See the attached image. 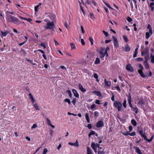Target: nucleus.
Wrapping results in <instances>:
<instances>
[{
  "instance_id": "f257e3e1",
  "label": "nucleus",
  "mask_w": 154,
  "mask_h": 154,
  "mask_svg": "<svg viewBox=\"0 0 154 154\" xmlns=\"http://www.w3.org/2000/svg\"><path fill=\"white\" fill-rule=\"evenodd\" d=\"M9 12H6L7 19L8 21L10 22H12L14 23L19 25L23 23V22H21L17 18L12 16L9 14Z\"/></svg>"
},
{
  "instance_id": "f03ea898",
  "label": "nucleus",
  "mask_w": 154,
  "mask_h": 154,
  "mask_svg": "<svg viewBox=\"0 0 154 154\" xmlns=\"http://www.w3.org/2000/svg\"><path fill=\"white\" fill-rule=\"evenodd\" d=\"M109 50V48L108 47H107L106 49L103 47L100 48V51L99 52L100 55V58L103 59V60L105 56H106V57H108L109 54L108 53V51Z\"/></svg>"
},
{
  "instance_id": "7ed1b4c3",
  "label": "nucleus",
  "mask_w": 154,
  "mask_h": 154,
  "mask_svg": "<svg viewBox=\"0 0 154 154\" xmlns=\"http://www.w3.org/2000/svg\"><path fill=\"white\" fill-rule=\"evenodd\" d=\"M138 72L140 75V76L143 78H145L146 77H148L152 75V72L150 71H149V74H146V75H145L141 69H139Z\"/></svg>"
},
{
  "instance_id": "20e7f679",
  "label": "nucleus",
  "mask_w": 154,
  "mask_h": 154,
  "mask_svg": "<svg viewBox=\"0 0 154 154\" xmlns=\"http://www.w3.org/2000/svg\"><path fill=\"white\" fill-rule=\"evenodd\" d=\"M114 107L118 109V111H119L122 108V104L119 101H115L113 103Z\"/></svg>"
},
{
  "instance_id": "39448f33",
  "label": "nucleus",
  "mask_w": 154,
  "mask_h": 154,
  "mask_svg": "<svg viewBox=\"0 0 154 154\" xmlns=\"http://www.w3.org/2000/svg\"><path fill=\"white\" fill-rule=\"evenodd\" d=\"M54 26V24L53 22H48L47 23L46 29H51L53 28Z\"/></svg>"
},
{
  "instance_id": "423d86ee",
  "label": "nucleus",
  "mask_w": 154,
  "mask_h": 154,
  "mask_svg": "<svg viewBox=\"0 0 154 154\" xmlns=\"http://www.w3.org/2000/svg\"><path fill=\"white\" fill-rule=\"evenodd\" d=\"M112 38L113 40V43L115 47L118 48L119 47L118 41L117 39L114 36H112Z\"/></svg>"
},
{
  "instance_id": "0eeeda50",
  "label": "nucleus",
  "mask_w": 154,
  "mask_h": 154,
  "mask_svg": "<svg viewBox=\"0 0 154 154\" xmlns=\"http://www.w3.org/2000/svg\"><path fill=\"white\" fill-rule=\"evenodd\" d=\"M126 69L129 72H133L134 71V69L130 64H128L126 65Z\"/></svg>"
},
{
  "instance_id": "6e6552de",
  "label": "nucleus",
  "mask_w": 154,
  "mask_h": 154,
  "mask_svg": "<svg viewBox=\"0 0 154 154\" xmlns=\"http://www.w3.org/2000/svg\"><path fill=\"white\" fill-rule=\"evenodd\" d=\"M103 122L101 120H100L97 122L96 126L97 128H99L103 126Z\"/></svg>"
},
{
  "instance_id": "1a4fd4ad",
  "label": "nucleus",
  "mask_w": 154,
  "mask_h": 154,
  "mask_svg": "<svg viewBox=\"0 0 154 154\" xmlns=\"http://www.w3.org/2000/svg\"><path fill=\"white\" fill-rule=\"evenodd\" d=\"M98 154H104L105 152L104 151V149H103L101 147L98 146Z\"/></svg>"
},
{
  "instance_id": "9d476101",
  "label": "nucleus",
  "mask_w": 154,
  "mask_h": 154,
  "mask_svg": "<svg viewBox=\"0 0 154 154\" xmlns=\"http://www.w3.org/2000/svg\"><path fill=\"white\" fill-rule=\"evenodd\" d=\"M142 137H143V138L145 140H146L147 141L149 142H151L152 140L153 137H154V136H153V135L152 136L151 138L150 139H147L146 136L145 135H143V136Z\"/></svg>"
},
{
  "instance_id": "9b49d317",
  "label": "nucleus",
  "mask_w": 154,
  "mask_h": 154,
  "mask_svg": "<svg viewBox=\"0 0 154 154\" xmlns=\"http://www.w3.org/2000/svg\"><path fill=\"white\" fill-rule=\"evenodd\" d=\"M29 99L31 100L32 103H34L35 102V100L33 96L32 95L31 93H29Z\"/></svg>"
},
{
  "instance_id": "f8f14e48",
  "label": "nucleus",
  "mask_w": 154,
  "mask_h": 154,
  "mask_svg": "<svg viewBox=\"0 0 154 154\" xmlns=\"http://www.w3.org/2000/svg\"><path fill=\"white\" fill-rule=\"evenodd\" d=\"M91 147L94 150V152L96 153L97 152V147L95 145V143L93 142L91 144Z\"/></svg>"
},
{
  "instance_id": "ddd939ff",
  "label": "nucleus",
  "mask_w": 154,
  "mask_h": 154,
  "mask_svg": "<svg viewBox=\"0 0 154 154\" xmlns=\"http://www.w3.org/2000/svg\"><path fill=\"white\" fill-rule=\"evenodd\" d=\"M69 144L71 146H79V145L78 142L77 140L76 141V142L75 143H72L71 142H69Z\"/></svg>"
},
{
  "instance_id": "4468645a",
  "label": "nucleus",
  "mask_w": 154,
  "mask_h": 154,
  "mask_svg": "<svg viewBox=\"0 0 154 154\" xmlns=\"http://www.w3.org/2000/svg\"><path fill=\"white\" fill-rule=\"evenodd\" d=\"M79 89L82 92H84L86 91V90L83 88L82 86L81 85V84H79Z\"/></svg>"
},
{
  "instance_id": "2eb2a0df",
  "label": "nucleus",
  "mask_w": 154,
  "mask_h": 154,
  "mask_svg": "<svg viewBox=\"0 0 154 154\" xmlns=\"http://www.w3.org/2000/svg\"><path fill=\"white\" fill-rule=\"evenodd\" d=\"M72 91L75 96L76 97H79V95L75 90V89H73L72 90Z\"/></svg>"
},
{
  "instance_id": "dca6fc26",
  "label": "nucleus",
  "mask_w": 154,
  "mask_h": 154,
  "mask_svg": "<svg viewBox=\"0 0 154 154\" xmlns=\"http://www.w3.org/2000/svg\"><path fill=\"white\" fill-rule=\"evenodd\" d=\"M123 50L125 51H130V48L129 47V46L127 45L125 46V47L123 48Z\"/></svg>"
},
{
  "instance_id": "f3484780",
  "label": "nucleus",
  "mask_w": 154,
  "mask_h": 154,
  "mask_svg": "<svg viewBox=\"0 0 154 154\" xmlns=\"http://www.w3.org/2000/svg\"><path fill=\"white\" fill-rule=\"evenodd\" d=\"M135 149L136 152L138 154H143L140 149L137 147H134Z\"/></svg>"
},
{
  "instance_id": "a211bd4d",
  "label": "nucleus",
  "mask_w": 154,
  "mask_h": 154,
  "mask_svg": "<svg viewBox=\"0 0 154 154\" xmlns=\"http://www.w3.org/2000/svg\"><path fill=\"white\" fill-rule=\"evenodd\" d=\"M105 83L107 87H109L111 85V83L110 81H107L106 79H104Z\"/></svg>"
},
{
  "instance_id": "6ab92c4d",
  "label": "nucleus",
  "mask_w": 154,
  "mask_h": 154,
  "mask_svg": "<svg viewBox=\"0 0 154 154\" xmlns=\"http://www.w3.org/2000/svg\"><path fill=\"white\" fill-rule=\"evenodd\" d=\"M147 28L149 29V32L150 34V35H151L153 33V32L152 30V28L149 24L148 25Z\"/></svg>"
},
{
  "instance_id": "aec40b11",
  "label": "nucleus",
  "mask_w": 154,
  "mask_h": 154,
  "mask_svg": "<svg viewBox=\"0 0 154 154\" xmlns=\"http://www.w3.org/2000/svg\"><path fill=\"white\" fill-rule=\"evenodd\" d=\"M87 154H92V150L89 147H87Z\"/></svg>"
},
{
  "instance_id": "412c9836",
  "label": "nucleus",
  "mask_w": 154,
  "mask_h": 154,
  "mask_svg": "<svg viewBox=\"0 0 154 154\" xmlns=\"http://www.w3.org/2000/svg\"><path fill=\"white\" fill-rule=\"evenodd\" d=\"M136 1L135 0H132L130 2V5L131 6V8H133V4L136 5Z\"/></svg>"
},
{
  "instance_id": "4be33fe9",
  "label": "nucleus",
  "mask_w": 154,
  "mask_h": 154,
  "mask_svg": "<svg viewBox=\"0 0 154 154\" xmlns=\"http://www.w3.org/2000/svg\"><path fill=\"white\" fill-rule=\"evenodd\" d=\"M144 63L146 68L147 69H149V67L148 63H147V61H145Z\"/></svg>"
},
{
  "instance_id": "5701e85b",
  "label": "nucleus",
  "mask_w": 154,
  "mask_h": 154,
  "mask_svg": "<svg viewBox=\"0 0 154 154\" xmlns=\"http://www.w3.org/2000/svg\"><path fill=\"white\" fill-rule=\"evenodd\" d=\"M100 61L99 58L98 57H97L94 63L95 64H98L100 63Z\"/></svg>"
},
{
  "instance_id": "b1692460",
  "label": "nucleus",
  "mask_w": 154,
  "mask_h": 154,
  "mask_svg": "<svg viewBox=\"0 0 154 154\" xmlns=\"http://www.w3.org/2000/svg\"><path fill=\"white\" fill-rule=\"evenodd\" d=\"M132 109L136 114L138 112V109L137 107H133L132 108Z\"/></svg>"
},
{
  "instance_id": "393cba45",
  "label": "nucleus",
  "mask_w": 154,
  "mask_h": 154,
  "mask_svg": "<svg viewBox=\"0 0 154 154\" xmlns=\"http://www.w3.org/2000/svg\"><path fill=\"white\" fill-rule=\"evenodd\" d=\"M1 32L2 33V34L1 35V36L2 37L5 36H6V35L8 33V32L7 31H6L5 32H3L1 31Z\"/></svg>"
},
{
  "instance_id": "a878e982",
  "label": "nucleus",
  "mask_w": 154,
  "mask_h": 154,
  "mask_svg": "<svg viewBox=\"0 0 154 154\" xmlns=\"http://www.w3.org/2000/svg\"><path fill=\"white\" fill-rule=\"evenodd\" d=\"M93 93L97 95V96H100L101 95V94L100 93L97 91H93Z\"/></svg>"
},
{
  "instance_id": "bb28decb",
  "label": "nucleus",
  "mask_w": 154,
  "mask_h": 154,
  "mask_svg": "<svg viewBox=\"0 0 154 154\" xmlns=\"http://www.w3.org/2000/svg\"><path fill=\"white\" fill-rule=\"evenodd\" d=\"M85 117L88 123L90 122V119L88 113H86L85 114Z\"/></svg>"
},
{
  "instance_id": "cd10ccee",
  "label": "nucleus",
  "mask_w": 154,
  "mask_h": 154,
  "mask_svg": "<svg viewBox=\"0 0 154 154\" xmlns=\"http://www.w3.org/2000/svg\"><path fill=\"white\" fill-rule=\"evenodd\" d=\"M33 106L37 110H39V106L37 103H35L33 105Z\"/></svg>"
},
{
  "instance_id": "c85d7f7f",
  "label": "nucleus",
  "mask_w": 154,
  "mask_h": 154,
  "mask_svg": "<svg viewBox=\"0 0 154 154\" xmlns=\"http://www.w3.org/2000/svg\"><path fill=\"white\" fill-rule=\"evenodd\" d=\"M131 123L132 124L134 125V126H136L137 125V122L134 119H132L131 121Z\"/></svg>"
},
{
  "instance_id": "c756f323",
  "label": "nucleus",
  "mask_w": 154,
  "mask_h": 154,
  "mask_svg": "<svg viewBox=\"0 0 154 154\" xmlns=\"http://www.w3.org/2000/svg\"><path fill=\"white\" fill-rule=\"evenodd\" d=\"M150 35H151L150 34L149 32H146V39H148Z\"/></svg>"
},
{
  "instance_id": "7c9ffc66",
  "label": "nucleus",
  "mask_w": 154,
  "mask_h": 154,
  "mask_svg": "<svg viewBox=\"0 0 154 154\" xmlns=\"http://www.w3.org/2000/svg\"><path fill=\"white\" fill-rule=\"evenodd\" d=\"M70 46H71L72 49H75L76 48L75 46L74 43H71L70 44Z\"/></svg>"
},
{
  "instance_id": "2f4dec72",
  "label": "nucleus",
  "mask_w": 154,
  "mask_h": 154,
  "mask_svg": "<svg viewBox=\"0 0 154 154\" xmlns=\"http://www.w3.org/2000/svg\"><path fill=\"white\" fill-rule=\"evenodd\" d=\"M95 132L94 131H91L90 133L88 134V137H90L91 135H94L95 134Z\"/></svg>"
},
{
  "instance_id": "473e14b6",
  "label": "nucleus",
  "mask_w": 154,
  "mask_h": 154,
  "mask_svg": "<svg viewBox=\"0 0 154 154\" xmlns=\"http://www.w3.org/2000/svg\"><path fill=\"white\" fill-rule=\"evenodd\" d=\"M151 62L152 63H154V55H151L150 57Z\"/></svg>"
},
{
  "instance_id": "72a5a7b5",
  "label": "nucleus",
  "mask_w": 154,
  "mask_h": 154,
  "mask_svg": "<svg viewBox=\"0 0 154 154\" xmlns=\"http://www.w3.org/2000/svg\"><path fill=\"white\" fill-rule=\"evenodd\" d=\"M64 102L68 103L69 104H71V102L70 101V100L66 98L64 100Z\"/></svg>"
},
{
  "instance_id": "f704fd0d",
  "label": "nucleus",
  "mask_w": 154,
  "mask_h": 154,
  "mask_svg": "<svg viewBox=\"0 0 154 154\" xmlns=\"http://www.w3.org/2000/svg\"><path fill=\"white\" fill-rule=\"evenodd\" d=\"M144 53H145V54H148L149 53V49L147 48H145V51H143Z\"/></svg>"
},
{
  "instance_id": "c9c22d12",
  "label": "nucleus",
  "mask_w": 154,
  "mask_h": 154,
  "mask_svg": "<svg viewBox=\"0 0 154 154\" xmlns=\"http://www.w3.org/2000/svg\"><path fill=\"white\" fill-rule=\"evenodd\" d=\"M48 152V149L46 148H44L43 149L42 154H46Z\"/></svg>"
},
{
  "instance_id": "e433bc0d",
  "label": "nucleus",
  "mask_w": 154,
  "mask_h": 154,
  "mask_svg": "<svg viewBox=\"0 0 154 154\" xmlns=\"http://www.w3.org/2000/svg\"><path fill=\"white\" fill-rule=\"evenodd\" d=\"M94 77L95 79H96L97 82L99 81V80L98 79V76L97 75V74L96 73H95L94 74Z\"/></svg>"
},
{
  "instance_id": "4c0bfd02",
  "label": "nucleus",
  "mask_w": 154,
  "mask_h": 154,
  "mask_svg": "<svg viewBox=\"0 0 154 154\" xmlns=\"http://www.w3.org/2000/svg\"><path fill=\"white\" fill-rule=\"evenodd\" d=\"M145 61H148V60L149 59V54H146L145 57Z\"/></svg>"
},
{
  "instance_id": "58836bf2",
  "label": "nucleus",
  "mask_w": 154,
  "mask_h": 154,
  "mask_svg": "<svg viewBox=\"0 0 154 154\" xmlns=\"http://www.w3.org/2000/svg\"><path fill=\"white\" fill-rule=\"evenodd\" d=\"M123 37L124 40L126 42H128V40L127 36H123Z\"/></svg>"
},
{
  "instance_id": "ea45409f",
  "label": "nucleus",
  "mask_w": 154,
  "mask_h": 154,
  "mask_svg": "<svg viewBox=\"0 0 154 154\" xmlns=\"http://www.w3.org/2000/svg\"><path fill=\"white\" fill-rule=\"evenodd\" d=\"M123 105L124 107L125 108H126V101L125 99L123 103Z\"/></svg>"
},
{
  "instance_id": "a19ab883",
  "label": "nucleus",
  "mask_w": 154,
  "mask_h": 154,
  "mask_svg": "<svg viewBox=\"0 0 154 154\" xmlns=\"http://www.w3.org/2000/svg\"><path fill=\"white\" fill-rule=\"evenodd\" d=\"M89 40L90 41V42L91 43V45H93L94 44L93 43V40L92 38L91 37H90L89 38Z\"/></svg>"
},
{
  "instance_id": "79ce46f5",
  "label": "nucleus",
  "mask_w": 154,
  "mask_h": 154,
  "mask_svg": "<svg viewBox=\"0 0 154 154\" xmlns=\"http://www.w3.org/2000/svg\"><path fill=\"white\" fill-rule=\"evenodd\" d=\"M104 3L105 4V5L107 6L109 8H110L111 9H112L111 7L110 6L109 4L107 3V2H106L105 1H104Z\"/></svg>"
},
{
  "instance_id": "37998d69",
  "label": "nucleus",
  "mask_w": 154,
  "mask_h": 154,
  "mask_svg": "<svg viewBox=\"0 0 154 154\" xmlns=\"http://www.w3.org/2000/svg\"><path fill=\"white\" fill-rule=\"evenodd\" d=\"M67 92L68 93L69 95L70 98H71L72 97V94H71V91L70 90H68L67 91Z\"/></svg>"
},
{
  "instance_id": "c03bdc74",
  "label": "nucleus",
  "mask_w": 154,
  "mask_h": 154,
  "mask_svg": "<svg viewBox=\"0 0 154 154\" xmlns=\"http://www.w3.org/2000/svg\"><path fill=\"white\" fill-rule=\"evenodd\" d=\"M138 132L139 134L142 137H143V136L144 135L142 131L140 130Z\"/></svg>"
},
{
  "instance_id": "a18cd8bd",
  "label": "nucleus",
  "mask_w": 154,
  "mask_h": 154,
  "mask_svg": "<svg viewBox=\"0 0 154 154\" xmlns=\"http://www.w3.org/2000/svg\"><path fill=\"white\" fill-rule=\"evenodd\" d=\"M20 52L22 54L24 55H26V52L23 49H21V50H20Z\"/></svg>"
},
{
  "instance_id": "49530a36",
  "label": "nucleus",
  "mask_w": 154,
  "mask_h": 154,
  "mask_svg": "<svg viewBox=\"0 0 154 154\" xmlns=\"http://www.w3.org/2000/svg\"><path fill=\"white\" fill-rule=\"evenodd\" d=\"M37 127V124H34L31 127V129H33L36 128V127Z\"/></svg>"
},
{
  "instance_id": "de8ad7c7",
  "label": "nucleus",
  "mask_w": 154,
  "mask_h": 154,
  "mask_svg": "<svg viewBox=\"0 0 154 154\" xmlns=\"http://www.w3.org/2000/svg\"><path fill=\"white\" fill-rule=\"evenodd\" d=\"M90 17H91V19H94V18H95V17L94 16V14L93 13H90Z\"/></svg>"
},
{
  "instance_id": "09e8293b",
  "label": "nucleus",
  "mask_w": 154,
  "mask_h": 154,
  "mask_svg": "<svg viewBox=\"0 0 154 154\" xmlns=\"http://www.w3.org/2000/svg\"><path fill=\"white\" fill-rule=\"evenodd\" d=\"M103 33L104 34L106 37H107L108 35V32H106L104 30H103Z\"/></svg>"
},
{
  "instance_id": "8fccbe9b",
  "label": "nucleus",
  "mask_w": 154,
  "mask_h": 154,
  "mask_svg": "<svg viewBox=\"0 0 154 154\" xmlns=\"http://www.w3.org/2000/svg\"><path fill=\"white\" fill-rule=\"evenodd\" d=\"M46 120L48 124L49 125H50L51 124V121L48 118H46Z\"/></svg>"
},
{
  "instance_id": "3c124183",
  "label": "nucleus",
  "mask_w": 154,
  "mask_h": 154,
  "mask_svg": "<svg viewBox=\"0 0 154 154\" xmlns=\"http://www.w3.org/2000/svg\"><path fill=\"white\" fill-rule=\"evenodd\" d=\"M128 135L131 136H134L135 135H136V133L135 132H133L131 133L128 134Z\"/></svg>"
},
{
  "instance_id": "603ef678",
  "label": "nucleus",
  "mask_w": 154,
  "mask_h": 154,
  "mask_svg": "<svg viewBox=\"0 0 154 154\" xmlns=\"http://www.w3.org/2000/svg\"><path fill=\"white\" fill-rule=\"evenodd\" d=\"M127 20L129 22H131L132 20V19L130 17H128Z\"/></svg>"
},
{
  "instance_id": "864d4df0",
  "label": "nucleus",
  "mask_w": 154,
  "mask_h": 154,
  "mask_svg": "<svg viewBox=\"0 0 154 154\" xmlns=\"http://www.w3.org/2000/svg\"><path fill=\"white\" fill-rule=\"evenodd\" d=\"M81 43H82V45H85V42L83 39L82 38L81 39Z\"/></svg>"
},
{
  "instance_id": "5fc2aeb1",
  "label": "nucleus",
  "mask_w": 154,
  "mask_h": 154,
  "mask_svg": "<svg viewBox=\"0 0 154 154\" xmlns=\"http://www.w3.org/2000/svg\"><path fill=\"white\" fill-rule=\"evenodd\" d=\"M137 60V61H142L143 60V59L142 58H137L136 59Z\"/></svg>"
},
{
  "instance_id": "6e6d98bb",
  "label": "nucleus",
  "mask_w": 154,
  "mask_h": 154,
  "mask_svg": "<svg viewBox=\"0 0 154 154\" xmlns=\"http://www.w3.org/2000/svg\"><path fill=\"white\" fill-rule=\"evenodd\" d=\"M111 100L113 101H114L115 100L114 95L113 93L112 94V96L111 97Z\"/></svg>"
},
{
  "instance_id": "4d7b16f0",
  "label": "nucleus",
  "mask_w": 154,
  "mask_h": 154,
  "mask_svg": "<svg viewBox=\"0 0 154 154\" xmlns=\"http://www.w3.org/2000/svg\"><path fill=\"white\" fill-rule=\"evenodd\" d=\"M95 103L96 104H100V101L98 100H96L95 101Z\"/></svg>"
},
{
  "instance_id": "13d9d810",
  "label": "nucleus",
  "mask_w": 154,
  "mask_h": 154,
  "mask_svg": "<svg viewBox=\"0 0 154 154\" xmlns=\"http://www.w3.org/2000/svg\"><path fill=\"white\" fill-rule=\"evenodd\" d=\"M81 28L82 33L84 34L85 33V31L84 30L83 26H81Z\"/></svg>"
},
{
  "instance_id": "bf43d9fd",
  "label": "nucleus",
  "mask_w": 154,
  "mask_h": 154,
  "mask_svg": "<svg viewBox=\"0 0 154 154\" xmlns=\"http://www.w3.org/2000/svg\"><path fill=\"white\" fill-rule=\"evenodd\" d=\"M76 100V99L75 98L73 99V100L72 101L74 105H75V104Z\"/></svg>"
},
{
  "instance_id": "052dcab7",
  "label": "nucleus",
  "mask_w": 154,
  "mask_h": 154,
  "mask_svg": "<svg viewBox=\"0 0 154 154\" xmlns=\"http://www.w3.org/2000/svg\"><path fill=\"white\" fill-rule=\"evenodd\" d=\"M94 115L95 116L97 117L99 115V113L97 111H95L94 112Z\"/></svg>"
},
{
  "instance_id": "680f3d73",
  "label": "nucleus",
  "mask_w": 154,
  "mask_h": 154,
  "mask_svg": "<svg viewBox=\"0 0 154 154\" xmlns=\"http://www.w3.org/2000/svg\"><path fill=\"white\" fill-rule=\"evenodd\" d=\"M116 89H117V90L119 91V92H120L121 91V89L119 88V86H116Z\"/></svg>"
},
{
  "instance_id": "e2e57ef3",
  "label": "nucleus",
  "mask_w": 154,
  "mask_h": 154,
  "mask_svg": "<svg viewBox=\"0 0 154 154\" xmlns=\"http://www.w3.org/2000/svg\"><path fill=\"white\" fill-rule=\"evenodd\" d=\"M41 45L44 47V48H46V46L45 44L43 43H42L41 44Z\"/></svg>"
},
{
  "instance_id": "0e129e2a",
  "label": "nucleus",
  "mask_w": 154,
  "mask_h": 154,
  "mask_svg": "<svg viewBox=\"0 0 154 154\" xmlns=\"http://www.w3.org/2000/svg\"><path fill=\"white\" fill-rule=\"evenodd\" d=\"M38 6L36 5L35 7V12H37L38 11Z\"/></svg>"
},
{
  "instance_id": "69168bd1",
  "label": "nucleus",
  "mask_w": 154,
  "mask_h": 154,
  "mask_svg": "<svg viewBox=\"0 0 154 154\" xmlns=\"http://www.w3.org/2000/svg\"><path fill=\"white\" fill-rule=\"evenodd\" d=\"M95 107V105L94 104H93L91 106V108L92 109H93Z\"/></svg>"
},
{
  "instance_id": "338daca9",
  "label": "nucleus",
  "mask_w": 154,
  "mask_h": 154,
  "mask_svg": "<svg viewBox=\"0 0 154 154\" xmlns=\"http://www.w3.org/2000/svg\"><path fill=\"white\" fill-rule=\"evenodd\" d=\"M139 67L140 69H141L142 70V69L143 68V66L141 64L139 65Z\"/></svg>"
},
{
  "instance_id": "774afa93",
  "label": "nucleus",
  "mask_w": 154,
  "mask_h": 154,
  "mask_svg": "<svg viewBox=\"0 0 154 154\" xmlns=\"http://www.w3.org/2000/svg\"><path fill=\"white\" fill-rule=\"evenodd\" d=\"M128 102H131V96H129V97H128Z\"/></svg>"
}]
</instances>
